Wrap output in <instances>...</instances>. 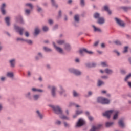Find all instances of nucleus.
Returning a JSON list of instances; mask_svg holds the SVG:
<instances>
[{"mask_svg": "<svg viewBox=\"0 0 131 131\" xmlns=\"http://www.w3.org/2000/svg\"><path fill=\"white\" fill-rule=\"evenodd\" d=\"M97 102L99 104H102V105H110V103H111V100L105 97H98L97 98Z\"/></svg>", "mask_w": 131, "mask_h": 131, "instance_id": "obj_1", "label": "nucleus"}, {"mask_svg": "<svg viewBox=\"0 0 131 131\" xmlns=\"http://www.w3.org/2000/svg\"><path fill=\"white\" fill-rule=\"evenodd\" d=\"M49 107L53 109L55 114H57L58 115H62L63 114V110L60 106L50 105Z\"/></svg>", "mask_w": 131, "mask_h": 131, "instance_id": "obj_2", "label": "nucleus"}, {"mask_svg": "<svg viewBox=\"0 0 131 131\" xmlns=\"http://www.w3.org/2000/svg\"><path fill=\"white\" fill-rule=\"evenodd\" d=\"M79 54L81 57H84V56H85V54H88L89 55H93L94 52L88 50L86 48H81L79 51Z\"/></svg>", "mask_w": 131, "mask_h": 131, "instance_id": "obj_3", "label": "nucleus"}, {"mask_svg": "<svg viewBox=\"0 0 131 131\" xmlns=\"http://www.w3.org/2000/svg\"><path fill=\"white\" fill-rule=\"evenodd\" d=\"M14 29L16 32H18L21 36L23 35V31H24V28L19 27L17 24H15L13 25Z\"/></svg>", "mask_w": 131, "mask_h": 131, "instance_id": "obj_4", "label": "nucleus"}, {"mask_svg": "<svg viewBox=\"0 0 131 131\" xmlns=\"http://www.w3.org/2000/svg\"><path fill=\"white\" fill-rule=\"evenodd\" d=\"M115 112V110H109L107 111H106L104 113L102 114L103 116L104 117H106L108 119H110V118L111 117V115H112L113 113Z\"/></svg>", "mask_w": 131, "mask_h": 131, "instance_id": "obj_5", "label": "nucleus"}, {"mask_svg": "<svg viewBox=\"0 0 131 131\" xmlns=\"http://www.w3.org/2000/svg\"><path fill=\"white\" fill-rule=\"evenodd\" d=\"M114 20L115 21L117 25L120 26V27H122V28H124V27H125V23H124V21H123V20L117 17H115Z\"/></svg>", "mask_w": 131, "mask_h": 131, "instance_id": "obj_6", "label": "nucleus"}, {"mask_svg": "<svg viewBox=\"0 0 131 131\" xmlns=\"http://www.w3.org/2000/svg\"><path fill=\"white\" fill-rule=\"evenodd\" d=\"M48 89L49 90H51V96L52 98H56V91H57V88H56L55 86H51L48 85Z\"/></svg>", "mask_w": 131, "mask_h": 131, "instance_id": "obj_7", "label": "nucleus"}, {"mask_svg": "<svg viewBox=\"0 0 131 131\" xmlns=\"http://www.w3.org/2000/svg\"><path fill=\"white\" fill-rule=\"evenodd\" d=\"M69 72H70V73H73V74H75V75H77V76H79L81 75V72L80 71L74 68L69 69Z\"/></svg>", "mask_w": 131, "mask_h": 131, "instance_id": "obj_8", "label": "nucleus"}, {"mask_svg": "<svg viewBox=\"0 0 131 131\" xmlns=\"http://www.w3.org/2000/svg\"><path fill=\"white\" fill-rule=\"evenodd\" d=\"M84 124H85V121L83 119L80 118L77 122L75 127H81Z\"/></svg>", "mask_w": 131, "mask_h": 131, "instance_id": "obj_9", "label": "nucleus"}, {"mask_svg": "<svg viewBox=\"0 0 131 131\" xmlns=\"http://www.w3.org/2000/svg\"><path fill=\"white\" fill-rule=\"evenodd\" d=\"M15 20L16 22H19L20 24H25V21L21 15H18L17 16L15 17Z\"/></svg>", "mask_w": 131, "mask_h": 131, "instance_id": "obj_10", "label": "nucleus"}, {"mask_svg": "<svg viewBox=\"0 0 131 131\" xmlns=\"http://www.w3.org/2000/svg\"><path fill=\"white\" fill-rule=\"evenodd\" d=\"M64 48L65 51L68 53H69V52H71V50H72L71 45H70L69 43H66L64 45Z\"/></svg>", "mask_w": 131, "mask_h": 131, "instance_id": "obj_11", "label": "nucleus"}, {"mask_svg": "<svg viewBox=\"0 0 131 131\" xmlns=\"http://www.w3.org/2000/svg\"><path fill=\"white\" fill-rule=\"evenodd\" d=\"M74 22L73 23V25H74V26H77V25H76V23H79V15L78 14H76L74 16Z\"/></svg>", "mask_w": 131, "mask_h": 131, "instance_id": "obj_12", "label": "nucleus"}, {"mask_svg": "<svg viewBox=\"0 0 131 131\" xmlns=\"http://www.w3.org/2000/svg\"><path fill=\"white\" fill-rule=\"evenodd\" d=\"M102 127V124H99L97 126H92L91 129H90V131H96L98 130V129H100Z\"/></svg>", "mask_w": 131, "mask_h": 131, "instance_id": "obj_13", "label": "nucleus"}, {"mask_svg": "<svg viewBox=\"0 0 131 131\" xmlns=\"http://www.w3.org/2000/svg\"><path fill=\"white\" fill-rule=\"evenodd\" d=\"M97 23L99 25H103L105 23V18L103 17H100L97 19Z\"/></svg>", "mask_w": 131, "mask_h": 131, "instance_id": "obj_14", "label": "nucleus"}, {"mask_svg": "<svg viewBox=\"0 0 131 131\" xmlns=\"http://www.w3.org/2000/svg\"><path fill=\"white\" fill-rule=\"evenodd\" d=\"M9 63L11 68H15V66L16 65V60L15 59H11L9 60Z\"/></svg>", "mask_w": 131, "mask_h": 131, "instance_id": "obj_15", "label": "nucleus"}, {"mask_svg": "<svg viewBox=\"0 0 131 131\" xmlns=\"http://www.w3.org/2000/svg\"><path fill=\"white\" fill-rule=\"evenodd\" d=\"M40 33V29L39 28L36 27L34 29V36H37Z\"/></svg>", "mask_w": 131, "mask_h": 131, "instance_id": "obj_16", "label": "nucleus"}, {"mask_svg": "<svg viewBox=\"0 0 131 131\" xmlns=\"http://www.w3.org/2000/svg\"><path fill=\"white\" fill-rule=\"evenodd\" d=\"M119 8L121 10H123L124 12H127L128 10H131V6H121Z\"/></svg>", "mask_w": 131, "mask_h": 131, "instance_id": "obj_17", "label": "nucleus"}, {"mask_svg": "<svg viewBox=\"0 0 131 131\" xmlns=\"http://www.w3.org/2000/svg\"><path fill=\"white\" fill-rule=\"evenodd\" d=\"M50 2L51 3V6L56 8V9H58V8H59V5H58L57 3H56L55 0H50Z\"/></svg>", "mask_w": 131, "mask_h": 131, "instance_id": "obj_18", "label": "nucleus"}, {"mask_svg": "<svg viewBox=\"0 0 131 131\" xmlns=\"http://www.w3.org/2000/svg\"><path fill=\"white\" fill-rule=\"evenodd\" d=\"M25 97L28 100H31L32 99V97H31V92H28L27 93H25Z\"/></svg>", "mask_w": 131, "mask_h": 131, "instance_id": "obj_19", "label": "nucleus"}, {"mask_svg": "<svg viewBox=\"0 0 131 131\" xmlns=\"http://www.w3.org/2000/svg\"><path fill=\"white\" fill-rule=\"evenodd\" d=\"M43 50L46 53H51V52H53V50H52V49L49 48V47H47L46 46L43 47Z\"/></svg>", "mask_w": 131, "mask_h": 131, "instance_id": "obj_20", "label": "nucleus"}, {"mask_svg": "<svg viewBox=\"0 0 131 131\" xmlns=\"http://www.w3.org/2000/svg\"><path fill=\"white\" fill-rule=\"evenodd\" d=\"M36 11L38 12V13H41L42 12H43V9H42V8L40 7V6L37 5L36 6Z\"/></svg>", "mask_w": 131, "mask_h": 131, "instance_id": "obj_21", "label": "nucleus"}, {"mask_svg": "<svg viewBox=\"0 0 131 131\" xmlns=\"http://www.w3.org/2000/svg\"><path fill=\"white\" fill-rule=\"evenodd\" d=\"M56 42L58 45H59V46H63V45H65V43L66 42V40L60 39V40H58L56 41Z\"/></svg>", "mask_w": 131, "mask_h": 131, "instance_id": "obj_22", "label": "nucleus"}, {"mask_svg": "<svg viewBox=\"0 0 131 131\" xmlns=\"http://www.w3.org/2000/svg\"><path fill=\"white\" fill-rule=\"evenodd\" d=\"M31 91H32V92H38V93H43V92H44L43 90L37 89L35 88H32L31 89Z\"/></svg>", "mask_w": 131, "mask_h": 131, "instance_id": "obj_23", "label": "nucleus"}, {"mask_svg": "<svg viewBox=\"0 0 131 131\" xmlns=\"http://www.w3.org/2000/svg\"><path fill=\"white\" fill-rule=\"evenodd\" d=\"M60 91H59V93L60 95H63V94H65L66 93V90L64 89L63 86H60Z\"/></svg>", "mask_w": 131, "mask_h": 131, "instance_id": "obj_24", "label": "nucleus"}, {"mask_svg": "<svg viewBox=\"0 0 131 131\" xmlns=\"http://www.w3.org/2000/svg\"><path fill=\"white\" fill-rule=\"evenodd\" d=\"M40 98V95H39V94H34L33 96V99L34 101H38Z\"/></svg>", "mask_w": 131, "mask_h": 131, "instance_id": "obj_25", "label": "nucleus"}, {"mask_svg": "<svg viewBox=\"0 0 131 131\" xmlns=\"http://www.w3.org/2000/svg\"><path fill=\"white\" fill-rule=\"evenodd\" d=\"M6 76H7V77H9V78H14V76H15V75H14V73L12 72H8L6 74Z\"/></svg>", "mask_w": 131, "mask_h": 131, "instance_id": "obj_26", "label": "nucleus"}, {"mask_svg": "<svg viewBox=\"0 0 131 131\" xmlns=\"http://www.w3.org/2000/svg\"><path fill=\"white\" fill-rule=\"evenodd\" d=\"M55 50L59 54H63L64 53V51H63V49L61 48V47H57L55 48Z\"/></svg>", "mask_w": 131, "mask_h": 131, "instance_id": "obj_27", "label": "nucleus"}, {"mask_svg": "<svg viewBox=\"0 0 131 131\" xmlns=\"http://www.w3.org/2000/svg\"><path fill=\"white\" fill-rule=\"evenodd\" d=\"M113 124H114V122H107L105 123V126L106 127L109 128V127H111L112 126H113Z\"/></svg>", "mask_w": 131, "mask_h": 131, "instance_id": "obj_28", "label": "nucleus"}, {"mask_svg": "<svg viewBox=\"0 0 131 131\" xmlns=\"http://www.w3.org/2000/svg\"><path fill=\"white\" fill-rule=\"evenodd\" d=\"M5 23L7 26H11V23L10 22V17H7L5 19Z\"/></svg>", "mask_w": 131, "mask_h": 131, "instance_id": "obj_29", "label": "nucleus"}, {"mask_svg": "<svg viewBox=\"0 0 131 131\" xmlns=\"http://www.w3.org/2000/svg\"><path fill=\"white\" fill-rule=\"evenodd\" d=\"M104 71L105 72V73H106V74H112V73H113V70L108 68L105 69L104 70Z\"/></svg>", "mask_w": 131, "mask_h": 131, "instance_id": "obj_30", "label": "nucleus"}, {"mask_svg": "<svg viewBox=\"0 0 131 131\" xmlns=\"http://www.w3.org/2000/svg\"><path fill=\"white\" fill-rule=\"evenodd\" d=\"M113 42L116 46H122V42H121V41H120L119 40H116L114 41Z\"/></svg>", "mask_w": 131, "mask_h": 131, "instance_id": "obj_31", "label": "nucleus"}, {"mask_svg": "<svg viewBox=\"0 0 131 131\" xmlns=\"http://www.w3.org/2000/svg\"><path fill=\"white\" fill-rule=\"evenodd\" d=\"M94 19H99L101 18V15L98 12H96L93 15Z\"/></svg>", "mask_w": 131, "mask_h": 131, "instance_id": "obj_32", "label": "nucleus"}, {"mask_svg": "<svg viewBox=\"0 0 131 131\" xmlns=\"http://www.w3.org/2000/svg\"><path fill=\"white\" fill-rule=\"evenodd\" d=\"M92 27L94 28V31L95 32H97L98 31V32H102V30L99 28L96 27L95 25H93Z\"/></svg>", "mask_w": 131, "mask_h": 131, "instance_id": "obj_33", "label": "nucleus"}, {"mask_svg": "<svg viewBox=\"0 0 131 131\" xmlns=\"http://www.w3.org/2000/svg\"><path fill=\"white\" fill-rule=\"evenodd\" d=\"M36 113L37 114V116L39 117L40 119H42L43 118V115L40 113V112H39V110L36 111Z\"/></svg>", "mask_w": 131, "mask_h": 131, "instance_id": "obj_34", "label": "nucleus"}, {"mask_svg": "<svg viewBox=\"0 0 131 131\" xmlns=\"http://www.w3.org/2000/svg\"><path fill=\"white\" fill-rule=\"evenodd\" d=\"M79 96H80V94L78 93H77L76 91L75 90L73 91V97H74V98L79 97Z\"/></svg>", "mask_w": 131, "mask_h": 131, "instance_id": "obj_35", "label": "nucleus"}, {"mask_svg": "<svg viewBox=\"0 0 131 131\" xmlns=\"http://www.w3.org/2000/svg\"><path fill=\"white\" fill-rule=\"evenodd\" d=\"M114 113L115 114L114 115L113 118L114 120H116V119H117V118H118V113H119V112L115 111V112H114Z\"/></svg>", "mask_w": 131, "mask_h": 131, "instance_id": "obj_36", "label": "nucleus"}, {"mask_svg": "<svg viewBox=\"0 0 131 131\" xmlns=\"http://www.w3.org/2000/svg\"><path fill=\"white\" fill-rule=\"evenodd\" d=\"M130 78H131V73H129L128 75H127L125 77L124 80L125 82H127L128 79H129Z\"/></svg>", "mask_w": 131, "mask_h": 131, "instance_id": "obj_37", "label": "nucleus"}, {"mask_svg": "<svg viewBox=\"0 0 131 131\" xmlns=\"http://www.w3.org/2000/svg\"><path fill=\"white\" fill-rule=\"evenodd\" d=\"M80 1V5L82 8L83 7H85V0H79Z\"/></svg>", "mask_w": 131, "mask_h": 131, "instance_id": "obj_38", "label": "nucleus"}, {"mask_svg": "<svg viewBox=\"0 0 131 131\" xmlns=\"http://www.w3.org/2000/svg\"><path fill=\"white\" fill-rule=\"evenodd\" d=\"M118 124L119 126H121V127H124V126H125L124 125V123L123 122V121L122 120H120L119 121Z\"/></svg>", "mask_w": 131, "mask_h": 131, "instance_id": "obj_39", "label": "nucleus"}, {"mask_svg": "<svg viewBox=\"0 0 131 131\" xmlns=\"http://www.w3.org/2000/svg\"><path fill=\"white\" fill-rule=\"evenodd\" d=\"M105 84V82L104 81L101 80H98L97 83V86H102V85H104Z\"/></svg>", "mask_w": 131, "mask_h": 131, "instance_id": "obj_40", "label": "nucleus"}, {"mask_svg": "<svg viewBox=\"0 0 131 131\" xmlns=\"http://www.w3.org/2000/svg\"><path fill=\"white\" fill-rule=\"evenodd\" d=\"M59 117L61 119H66V120L69 119V118L67 116H65V115L63 114L62 115H60V116H59Z\"/></svg>", "mask_w": 131, "mask_h": 131, "instance_id": "obj_41", "label": "nucleus"}, {"mask_svg": "<svg viewBox=\"0 0 131 131\" xmlns=\"http://www.w3.org/2000/svg\"><path fill=\"white\" fill-rule=\"evenodd\" d=\"M25 42H26L28 43V45H32L33 43V42L31 40L29 39H25Z\"/></svg>", "mask_w": 131, "mask_h": 131, "instance_id": "obj_42", "label": "nucleus"}, {"mask_svg": "<svg viewBox=\"0 0 131 131\" xmlns=\"http://www.w3.org/2000/svg\"><path fill=\"white\" fill-rule=\"evenodd\" d=\"M75 113L77 114V115H80V114H82L83 113V111L82 110H76L75 111Z\"/></svg>", "mask_w": 131, "mask_h": 131, "instance_id": "obj_43", "label": "nucleus"}, {"mask_svg": "<svg viewBox=\"0 0 131 131\" xmlns=\"http://www.w3.org/2000/svg\"><path fill=\"white\" fill-rule=\"evenodd\" d=\"M128 52V46H125L124 47V50L123 51V53L124 54H126Z\"/></svg>", "mask_w": 131, "mask_h": 131, "instance_id": "obj_44", "label": "nucleus"}, {"mask_svg": "<svg viewBox=\"0 0 131 131\" xmlns=\"http://www.w3.org/2000/svg\"><path fill=\"white\" fill-rule=\"evenodd\" d=\"M42 30L44 31V32H47L49 31V27L47 26H43L42 27Z\"/></svg>", "mask_w": 131, "mask_h": 131, "instance_id": "obj_45", "label": "nucleus"}, {"mask_svg": "<svg viewBox=\"0 0 131 131\" xmlns=\"http://www.w3.org/2000/svg\"><path fill=\"white\" fill-rule=\"evenodd\" d=\"M85 66L87 67V68H92V63H90V62L85 63Z\"/></svg>", "mask_w": 131, "mask_h": 131, "instance_id": "obj_46", "label": "nucleus"}, {"mask_svg": "<svg viewBox=\"0 0 131 131\" xmlns=\"http://www.w3.org/2000/svg\"><path fill=\"white\" fill-rule=\"evenodd\" d=\"M25 6L27 7H29V8H30L31 9H33V5L31 3H27L26 4Z\"/></svg>", "mask_w": 131, "mask_h": 131, "instance_id": "obj_47", "label": "nucleus"}, {"mask_svg": "<svg viewBox=\"0 0 131 131\" xmlns=\"http://www.w3.org/2000/svg\"><path fill=\"white\" fill-rule=\"evenodd\" d=\"M6 3H3L2 4V5H1V7H0V10H5L6 9Z\"/></svg>", "mask_w": 131, "mask_h": 131, "instance_id": "obj_48", "label": "nucleus"}, {"mask_svg": "<svg viewBox=\"0 0 131 131\" xmlns=\"http://www.w3.org/2000/svg\"><path fill=\"white\" fill-rule=\"evenodd\" d=\"M1 12L2 15L5 16L7 14V11H6V9H1Z\"/></svg>", "mask_w": 131, "mask_h": 131, "instance_id": "obj_49", "label": "nucleus"}, {"mask_svg": "<svg viewBox=\"0 0 131 131\" xmlns=\"http://www.w3.org/2000/svg\"><path fill=\"white\" fill-rule=\"evenodd\" d=\"M101 65L102 67H108V65L105 62H101Z\"/></svg>", "mask_w": 131, "mask_h": 131, "instance_id": "obj_50", "label": "nucleus"}, {"mask_svg": "<svg viewBox=\"0 0 131 131\" xmlns=\"http://www.w3.org/2000/svg\"><path fill=\"white\" fill-rule=\"evenodd\" d=\"M59 28V25L55 24L53 28V30H56V29H58Z\"/></svg>", "mask_w": 131, "mask_h": 131, "instance_id": "obj_51", "label": "nucleus"}, {"mask_svg": "<svg viewBox=\"0 0 131 131\" xmlns=\"http://www.w3.org/2000/svg\"><path fill=\"white\" fill-rule=\"evenodd\" d=\"M25 39H23V38L18 37L16 38V41H25Z\"/></svg>", "mask_w": 131, "mask_h": 131, "instance_id": "obj_52", "label": "nucleus"}, {"mask_svg": "<svg viewBox=\"0 0 131 131\" xmlns=\"http://www.w3.org/2000/svg\"><path fill=\"white\" fill-rule=\"evenodd\" d=\"M25 14L27 15H30V10L29 9H26L25 11Z\"/></svg>", "mask_w": 131, "mask_h": 131, "instance_id": "obj_53", "label": "nucleus"}, {"mask_svg": "<svg viewBox=\"0 0 131 131\" xmlns=\"http://www.w3.org/2000/svg\"><path fill=\"white\" fill-rule=\"evenodd\" d=\"M48 23L49 25H53V24H54V20L52 19H50L48 20Z\"/></svg>", "mask_w": 131, "mask_h": 131, "instance_id": "obj_54", "label": "nucleus"}, {"mask_svg": "<svg viewBox=\"0 0 131 131\" xmlns=\"http://www.w3.org/2000/svg\"><path fill=\"white\" fill-rule=\"evenodd\" d=\"M63 124H64V127H66V128L70 127V126L69 125V124H68L66 122H63Z\"/></svg>", "mask_w": 131, "mask_h": 131, "instance_id": "obj_55", "label": "nucleus"}, {"mask_svg": "<svg viewBox=\"0 0 131 131\" xmlns=\"http://www.w3.org/2000/svg\"><path fill=\"white\" fill-rule=\"evenodd\" d=\"M62 123V122L61 121L57 120L55 122V124H56L57 125H61V124Z\"/></svg>", "mask_w": 131, "mask_h": 131, "instance_id": "obj_56", "label": "nucleus"}, {"mask_svg": "<svg viewBox=\"0 0 131 131\" xmlns=\"http://www.w3.org/2000/svg\"><path fill=\"white\" fill-rule=\"evenodd\" d=\"M88 96H85V97H91V96L93 95V92L89 91L88 93Z\"/></svg>", "mask_w": 131, "mask_h": 131, "instance_id": "obj_57", "label": "nucleus"}, {"mask_svg": "<svg viewBox=\"0 0 131 131\" xmlns=\"http://www.w3.org/2000/svg\"><path fill=\"white\" fill-rule=\"evenodd\" d=\"M114 53H115L116 54H117V56H120V53H119V52H118V51H117V50H114Z\"/></svg>", "mask_w": 131, "mask_h": 131, "instance_id": "obj_58", "label": "nucleus"}, {"mask_svg": "<svg viewBox=\"0 0 131 131\" xmlns=\"http://www.w3.org/2000/svg\"><path fill=\"white\" fill-rule=\"evenodd\" d=\"M88 118L90 121H93L94 120V117L93 116H89Z\"/></svg>", "mask_w": 131, "mask_h": 131, "instance_id": "obj_59", "label": "nucleus"}, {"mask_svg": "<svg viewBox=\"0 0 131 131\" xmlns=\"http://www.w3.org/2000/svg\"><path fill=\"white\" fill-rule=\"evenodd\" d=\"M97 66V63L96 62H92L91 63V68H93V67H96Z\"/></svg>", "mask_w": 131, "mask_h": 131, "instance_id": "obj_60", "label": "nucleus"}, {"mask_svg": "<svg viewBox=\"0 0 131 131\" xmlns=\"http://www.w3.org/2000/svg\"><path fill=\"white\" fill-rule=\"evenodd\" d=\"M37 55L40 57V58H43V55H42V53H41V52H38Z\"/></svg>", "mask_w": 131, "mask_h": 131, "instance_id": "obj_61", "label": "nucleus"}, {"mask_svg": "<svg viewBox=\"0 0 131 131\" xmlns=\"http://www.w3.org/2000/svg\"><path fill=\"white\" fill-rule=\"evenodd\" d=\"M104 11H106V12H107V11L109 10V7H108V6H104Z\"/></svg>", "mask_w": 131, "mask_h": 131, "instance_id": "obj_62", "label": "nucleus"}, {"mask_svg": "<svg viewBox=\"0 0 131 131\" xmlns=\"http://www.w3.org/2000/svg\"><path fill=\"white\" fill-rule=\"evenodd\" d=\"M25 35L26 36V37H29V32L26 31L25 33Z\"/></svg>", "mask_w": 131, "mask_h": 131, "instance_id": "obj_63", "label": "nucleus"}, {"mask_svg": "<svg viewBox=\"0 0 131 131\" xmlns=\"http://www.w3.org/2000/svg\"><path fill=\"white\" fill-rule=\"evenodd\" d=\"M59 17H62V10H59L58 12Z\"/></svg>", "mask_w": 131, "mask_h": 131, "instance_id": "obj_64", "label": "nucleus"}]
</instances>
